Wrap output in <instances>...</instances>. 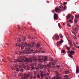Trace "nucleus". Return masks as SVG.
<instances>
[{"label": "nucleus", "instance_id": "c9c22d12", "mask_svg": "<svg viewBox=\"0 0 79 79\" xmlns=\"http://www.w3.org/2000/svg\"><path fill=\"white\" fill-rule=\"evenodd\" d=\"M60 38H63V36H62V35L61 34L60 35Z\"/></svg>", "mask_w": 79, "mask_h": 79}, {"label": "nucleus", "instance_id": "0e129e2a", "mask_svg": "<svg viewBox=\"0 0 79 79\" xmlns=\"http://www.w3.org/2000/svg\"><path fill=\"white\" fill-rule=\"evenodd\" d=\"M20 53H23V52H20Z\"/></svg>", "mask_w": 79, "mask_h": 79}, {"label": "nucleus", "instance_id": "bf43d9fd", "mask_svg": "<svg viewBox=\"0 0 79 79\" xmlns=\"http://www.w3.org/2000/svg\"><path fill=\"white\" fill-rule=\"evenodd\" d=\"M78 37H79V35L77 36Z\"/></svg>", "mask_w": 79, "mask_h": 79}, {"label": "nucleus", "instance_id": "79ce46f5", "mask_svg": "<svg viewBox=\"0 0 79 79\" xmlns=\"http://www.w3.org/2000/svg\"><path fill=\"white\" fill-rule=\"evenodd\" d=\"M62 53H64V50H63L62 51Z\"/></svg>", "mask_w": 79, "mask_h": 79}, {"label": "nucleus", "instance_id": "f8f14e48", "mask_svg": "<svg viewBox=\"0 0 79 79\" xmlns=\"http://www.w3.org/2000/svg\"><path fill=\"white\" fill-rule=\"evenodd\" d=\"M72 29H73L74 31H76L78 30V28L77 27H76L75 29H74V28H73Z\"/></svg>", "mask_w": 79, "mask_h": 79}, {"label": "nucleus", "instance_id": "6ab92c4d", "mask_svg": "<svg viewBox=\"0 0 79 79\" xmlns=\"http://www.w3.org/2000/svg\"><path fill=\"white\" fill-rule=\"evenodd\" d=\"M32 66L31 67V69H32L33 70V69H34V68L33 67V66H34V64H32Z\"/></svg>", "mask_w": 79, "mask_h": 79}, {"label": "nucleus", "instance_id": "4be33fe9", "mask_svg": "<svg viewBox=\"0 0 79 79\" xmlns=\"http://www.w3.org/2000/svg\"><path fill=\"white\" fill-rule=\"evenodd\" d=\"M69 57H70V58H73V56H72V55H71V54H69Z\"/></svg>", "mask_w": 79, "mask_h": 79}, {"label": "nucleus", "instance_id": "09e8293b", "mask_svg": "<svg viewBox=\"0 0 79 79\" xmlns=\"http://www.w3.org/2000/svg\"><path fill=\"white\" fill-rule=\"evenodd\" d=\"M24 39H25V37H23V38H22V40H24Z\"/></svg>", "mask_w": 79, "mask_h": 79}, {"label": "nucleus", "instance_id": "ea45409f", "mask_svg": "<svg viewBox=\"0 0 79 79\" xmlns=\"http://www.w3.org/2000/svg\"><path fill=\"white\" fill-rule=\"evenodd\" d=\"M57 46L58 47H60V45H59V44H58V42L57 43Z\"/></svg>", "mask_w": 79, "mask_h": 79}, {"label": "nucleus", "instance_id": "a19ab883", "mask_svg": "<svg viewBox=\"0 0 79 79\" xmlns=\"http://www.w3.org/2000/svg\"><path fill=\"white\" fill-rule=\"evenodd\" d=\"M20 71H21L22 72H23L24 70L23 69H21Z\"/></svg>", "mask_w": 79, "mask_h": 79}, {"label": "nucleus", "instance_id": "58836bf2", "mask_svg": "<svg viewBox=\"0 0 79 79\" xmlns=\"http://www.w3.org/2000/svg\"><path fill=\"white\" fill-rule=\"evenodd\" d=\"M37 77H38V78H40V75H38L37 76Z\"/></svg>", "mask_w": 79, "mask_h": 79}, {"label": "nucleus", "instance_id": "3c124183", "mask_svg": "<svg viewBox=\"0 0 79 79\" xmlns=\"http://www.w3.org/2000/svg\"><path fill=\"white\" fill-rule=\"evenodd\" d=\"M47 71H48V72H49V73H50V71L48 70V69H47Z\"/></svg>", "mask_w": 79, "mask_h": 79}, {"label": "nucleus", "instance_id": "20e7f679", "mask_svg": "<svg viewBox=\"0 0 79 79\" xmlns=\"http://www.w3.org/2000/svg\"><path fill=\"white\" fill-rule=\"evenodd\" d=\"M63 6H59V8H58L57 7H56L55 9V10L56 13H57V12H58V11H60L61 10H63Z\"/></svg>", "mask_w": 79, "mask_h": 79}, {"label": "nucleus", "instance_id": "9b49d317", "mask_svg": "<svg viewBox=\"0 0 79 79\" xmlns=\"http://www.w3.org/2000/svg\"><path fill=\"white\" fill-rule=\"evenodd\" d=\"M65 48H66L68 50H69H69H71V48L70 47H68L67 46H65Z\"/></svg>", "mask_w": 79, "mask_h": 79}, {"label": "nucleus", "instance_id": "69168bd1", "mask_svg": "<svg viewBox=\"0 0 79 79\" xmlns=\"http://www.w3.org/2000/svg\"><path fill=\"white\" fill-rule=\"evenodd\" d=\"M22 45H23V43L22 42Z\"/></svg>", "mask_w": 79, "mask_h": 79}, {"label": "nucleus", "instance_id": "393cba45", "mask_svg": "<svg viewBox=\"0 0 79 79\" xmlns=\"http://www.w3.org/2000/svg\"><path fill=\"white\" fill-rule=\"evenodd\" d=\"M73 37L74 39H75V40H77V38L76 37L74 36H73Z\"/></svg>", "mask_w": 79, "mask_h": 79}, {"label": "nucleus", "instance_id": "6e6d98bb", "mask_svg": "<svg viewBox=\"0 0 79 79\" xmlns=\"http://www.w3.org/2000/svg\"><path fill=\"white\" fill-rule=\"evenodd\" d=\"M40 50H42V48H40Z\"/></svg>", "mask_w": 79, "mask_h": 79}, {"label": "nucleus", "instance_id": "4468645a", "mask_svg": "<svg viewBox=\"0 0 79 79\" xmlns=\"http://www.w3.org/2000/svg\"><path fill=\"white\" fill-rule=\"evenodd\" d=\"M74 23H77V19H76V18H75L74 19Z\"/></svg>", "mask_w": 79, "mask_h": 79}, {"label": "nucleus", "instance_id": "1a4fd4ad", "mask_svg": "<svg viewBox=\"0 0 79 79\" xmlns=\"http://www.w3.org/2000/svg\"><path fill=\"white\" fill-rule=\"evenodd\" d=\"M41 76L42 77L45 78V77H47V75L45 74H43L42 73L41 74Z\"/></svg>", "mask_w": 79, "mask_h": 79}, {"label": "nucleus", "instance_id": "603ef678", "mask_svg": "<svg viewBox=\"0 0 79 79\" xmlns=\"http://www.w3.org/2000/svg\"><path fill=\"white\" fill-rule=\"evenodd\" d=\"M18 40V41H19V42H21V40Z\"/></svg>", "mask_w": 79, "mask_h": 79}, {"label": "nucleus", "instance_id": "72a5a7b5", "mask_svg": "<svg viewBox=\"0 0 79 79\" xmlns=\"http://www.w3.org/2000/svg\"><path fill=\"white\" fill-rule=\"evenodd\" d=\"M66 9V6H64V10H65V9Z\"/></svg>", "mask_w": 79, "mask_h": 79}, {"label": "nucleus", "instance_id": "2eb2a0df", "mask_svg": "<svg viewBox=\"0 0 79 79\" xmlns=\"http://www.w3.org/2000/svg\"><path fill=\"white\" fill-rule=\"evenodd\" d=\"M63 40H61L60 41H59V44L61 45V44L62 43H63Z\"/></svg>", "mask_w": 79, "mask_h": 79}, {"label": "nucleus", "instance_id": "de8ad7c7", "mask_svg": "<svg viewBox=\"0 0 79 79\" xmlns=\"http://www.w3.org/2000/svg\"><path fill=\"white\" fill-rule=\"evenodd\" d=\"M16 46H18V44H16Z\"/></svg>", "mask_w": 79, "mask_h": 79}, {"label": "nucleus", "instance_id": "8fccbe9b", "mask_svg": "<svg viewBox=\"0 0 79 79\" xmlns=\"http://www.w3.org/2000/svg\"><path fill=\"white\" fill-rule=\"evenodd\" d=\"M31 52H34V50H33L32 49L31 50Z\"/></svg>", "mask_w": 79, "mask_h": 79}, {"label": "nucleus", "instance_id": "4c0bfd02", "mask_svg": "<svg viewBox=\"0 0 79 79\" xmlns=\"http://www.w3.org/2000/svg\"><path fill=\"white\" fill-rule=\"evenodd\" d=\"M19 76H22V73H20V74H19L18 75Z\"/></svg>", "mask_w": 79, "mask_h": 79}, {"label": "nucleus", "instance_id": "e433bc0d", "mask_svg": "<svg viewBox=\"0 0 79 79\" xmlns=\"http://www.w3.org/2000/svg\"><path fill=\"white\" fill-rule=\"evenodd\" d=\"M58 26H59V27H61V25H60V23H59L58 24Z\"/></svg>", "mask_w": 79, "mask_h": 79}, {"label": "nucleus", "instance_id": "f03ea898", "mask_svg": "<svg viewBox=\"0 0 79 79\" xmlns=\"http://www.w3.org/2000/svg\"><path fill=\"white\" fill-rule=\"evenodd\" d=\"M56 64V61L52 63L50 62L49 64L47 65V66L44 65V66L43 65H41L40 64H39L38 66V67L40 68V69H43V68H44L45 70L46 71V68H48L47 67H49V66H51L52 65H54V64Z\"/></svg>", "mask_w": 79, "mask_h": 79}, {"label": "nucleus", "instance_id": "c85d7f7f", "mask_svg": "<svg viewBox=\"0 0 79 79\" xmlns=\"http://www.w3.org/2000/svg\"><path fill=\"white\" fill-rule=\"evenodd\" d=\"M38 52V51H35V52H33V53H37Z\"/></svg>", "mask_w": 79, "mask_h": 79}, {"label": "nucleus", "instance_id": "ddd939ff", "mask_svg": "<svg viewBox=\"0 0 79 79\" xmlns=\"http://www.w3.org/2000/svg\"><path fill=\"white\" fill-rule=\"evenodd\" d=\"M71 16V15H70V14L68 15L67 16V19H69L70 18Z\"/></svg>", "mask_w": 79, "mask_h": 79}, {"label": "nucleus", "instance_id": "864d4df0", "mask_svg": "<svg viewBox=\"0 0 79 79\" xmlns=\"http://www.w3.org/2000/svg\"><path fill=\"white\" fill-rule=\"evenodd\" d=\"M57 67H58V68H59V67H60V65H58V66H57Z\"/></svg>", "mask_w": 79, "mask_h": 79}, {"label": "nucleus", "instance_id": "473e14b6", "mask_svg": "<svg viewBox=\"0 0 79 79\" xmlns=\"http://www.w3.org/2000/svg\"><path fill=\"white\" fill-rule=\"evenodd\" d=\"M67 25L68 27H71V25H70V24L69 23H68Z\"/></svg>", "mask_w": 79, "mask_h": 79}, {"label": "nucleus", "instance_id": "a878e982", "mask_svg": "<svg viewBox=\"0 0 79 79\" xmlns=\"http://www.w3.org/2000/svg\"><path fill=\"white\" fill-rule=\"evenodd\" d=\"M47 61V58H45L44 60V61Z\"/></svg>", "mask_w": 79, "mask_h": 79}, {"label": "nucleus", "instance_id": "b1692460", "mask_svg": "<svg viewBox=\"0 0 79 79\" xmlns=\"http://www.w3.org/2000/svg\"><path fill=\"white\" fill-rule=\"evenodd\" d=\"M73 44H74V46H75V47L77 48V45L76 44H75V42L74 41H73Z\"/></svg>", "mask_w": 79, "mask_h": 79}, {"label": "nucleus", "instance_id": "a211bd4d", "mask_svg": "<svg viewBox=\"0 0 79 79\" xmlns=\"http://www.w3.org/2000/svg\"><path fill=\"white\" fill-rule=\"evenodd\" d=\"M64 73L66 74H69V71H66L64 72Z\"/></svg>", "mask_w": 79, "mask_h": 79}, {"label": "nucleus", "instance_id": "f704fd0d", "mask_svg": "<svg viewBox=\"0 0 79 79\" xmlns=\"http://www.w3.org/2000/svg\"><path fill=\"white\" fill-rule=\"evenodd\" d=\"M21 48H22V49H23L24 48V47L23 46H21Z\"/></svg>", "mask_w": 79, "mask_h": 79}, {"label": "nucleus", "instance_id": "7c9ffc66", "mask_svg": "<svg viewBox=\"0 0 79 79\" xmlns=\"http://www.w3.org/2000/svg\"><path fill=\"white\" fill-rule=\"evenodd\" d=\"M16 71H17V72L19 71V69H18V68L16 69Z\"/></svg>", "mask_w": 79, "mask_h": 79}, {"label": "nucleus", "instance_id": "39448f33", "mask_svg": "<svg viewBox=\"0 0 79 79\" xmlns=\"http://www.w3.org/2000/svg\"><path fill=\"white\" fill-rule=\"evenodd\" d=\"M54 20H58V15L56 14H54Z\"/></svg>", "mask_w": 79, "mask_h": 79}, {"label": "nucleus", "instance_id": "2f4dec72", "mask_svg": "<svg viewBox=\"0 0 79 79\" xmlns=\"http://www.w3.org/2000/svg\"><path fill=\"white\" fill-rule=\"evenodd\" d=\"M46 77H48V76L49 75V73H47V74H46Z\"/></svg>", "mask_w": 79, "mask_h": 79}, {"label": "nucleus", "instance_id": "a18cd8bd", "mask_svg": "<svg viewBox=\"0 0 79 79\" xmlns=\"http://www.w3.org/2000/svg\"><path fill=\"white\" fill-rule=\"evenodd\" d=\"M67 3V2H64V5H65V4H66Z\"/></svg>", "mask_w": 79, "mask_h": 79}, {"label": "nucleus", "instance_id": "7ed1b4c3", "mask_svg": "<svg viewBox=\"0 0 79 79\" xmlns=\"http://www.w3.org/2000/svg\"><path fill=\"white\" fill-rule=\"evenodd\" d=\"M31 45L30 44H27L26 43H25L23 44V45L25 46V47H26V46H28V47H31V48H33L34 47V42H32L31 43Z\"/></svg>", "mask_w": 79, "mask_h": 79}, {"label": "nucleus", "instance_id": "0eeeda50", "mask_svg": "<svg viewBox=\"0 0 79 79\" xmlns=\"http://www.w3.org/2000/svg\"><path fill=\"white\" fill-rule=\"evenodd\" d=\"M59 75V74H57L56 75V76L54 77H52V79H61V77H58V76Z\"/></svg>", "mask_w": 79, "mask_h": 79}, {"label": "nucleus", "instance_id": "4d7b16f0", "mask_svg": "<svg viewBox=\"0 0 79 79\" xmlns=\"http://www.w3.org/2000/svg\"><path fill=\"white\" fill-rule=\"evenodd\" d=\"M35 71L34 72V74H35Z\"/></svg>", "mask_w": 79, "mask_h": 79}, {"label": "nucleus", "instance_id": "6e6552de", "mask_svg": "<svg viewBox=\"0 0 79 79\" xmlns=\"http://www.w3.org/2000/svg\"><path fill=\"white\" fill-rule=\"evenodd\" d=\"M67 53H70L71 55H74V53H75V52L74 51H73L72 50L71 51H68Z\"/></svg>", "mask_w": 79, "mask_h": 79}, {"label": "nucleus", "instance_id": "f257e3e1", "mask_svg": "<svg viewBox=\"0 0 79 79\" xmlns=\"http://www.w3.org/2000/svg\"><path fill=\"white\" fill-rule=\"evenodd\" d=\"M33 60L34 61H36L37 60V58L35 57L34 55L32 56L31 58H30V60H29L28 58H26L25 60H24L23 59V57H20L16 61L15 60L14 62H19L20 63L22 64L23 63L24 61V62L27 63V62H32V60Z\"/></svg>", "mask_w": 79, "mask_h": 79}, {"label": "nucleus", "instance_id": "c756f323", "mask_svg": "<svg viewBox=\"0 0 79 79\" xmlns=\"http://www.w3.org/2000/svg\"><path fill=\"white\" fill-rule=\"evenodd\" d=\"M76 17L77 18H79V15H77L76 16Z\"/></svg>", "mask_w": 79, "mask_h": 79}, {"label": "nucleus", "instance_id": "13d9d810", "mask_svg": "<svg viewBox=\"0 0 79 79\" xmlns=\"http://www.w3.org/2000/svg\"><path fill=\"white\" fill-rule=\"evenodd\" d=\"M77 48H79V46L77 47Z\"/></svg>", "mask_w": 79, "mask_h": 79}, {"label": "nucleus", "instance_id": "49530a36", "mask_svg": "<svg viewBox=\"0 0 79 79\" xmlns=\"http://www.w3.org/2000/svg\"><path fill=\"white\" fill-rule=\"evenodd\" d=\"M34 77L35 79H36L37 78V77Z\"/></svg>", "mask_w": 79, "mask_h": 79}, {"label": "nucleus", "instance_id": "412c9836", "mask_svg": "<svg viewBox=\"0 0 79 79\" xmlns=\"http://www.w3.org/2000/svg\"><path fill=\"white\" fill-rule=\"evenodd\" d=\"M69 23H73V21L72 20H69Z\"/></svg>", "mask_w": 79, "mask_h": 79}, {"label": "nucleus", "instance_id": "680f3d73", "mask_svg": "<svg viewBox=\"0 0 79 79\" xmlns=\"http://www.w3.org/2000/svg\"><path fill=\"white\" fill-rule=\"evenodd\" d=\"M15 68H16L17 67H16V65H15Z\"/></svg>", "mask_w": 79, "mask_h": 79}, {"label": "nucleus", "instance_id": "f3484780", "mask_svg": "<svg viewBox=\"0 0 79 79\" xmlns=\"http://www.w3.org/2000/svg\"><path fill=\"white\" fill-rule=\"evenodd\" d=\"M69 44H70V47H73V44H72V42H70Z\"/></svg>", "mask_w": 79, "mask_h": 79}, {"label": "nucleus", "instance_id": "9d476101", "mask_svg": "<svg viewBox=\"0 0 79 79\" xmlns=\"http://www.w3.org/2000/svg\"><path fill=\"white\" fill-rule=\"evenodd\" d=\"M76 68V73L77 74H78L79 73V68H78V67H77Z\"/></svg>", "mask_w": 79, "mask_h": 79}, {"label": "nucleus", "instance_id": "37998d69", "mask_svg": "<svg viewBox=\"0 0 79 79\" xmlns=\"http://www.w3.org/2000/svg\"><path fill=\"white\" fill-rule=\"evenodd\" d=\"M72 19L73 20L74 19V16H72Z\"/></svg>", "mask_w": 79, "mask_h": 79}, {"label": "nucleus", "instance_id": "774afa93", "mask_svg": "<svg viewBox=\"0 0 79 79\" xmlns=\"http://www.w3.org/2000/svg\"><path fill=\"white\" fill-rule=\"evenodd\" d=\"M78 77H79V75H78Z\"/></svg>", "mask_w": 79, "mask_h": 79}, {"label": "nucleus", "instance_id": "dca6fc26", "mask_svg": "<svg viewBox=\"0 0 79 79\" xmlns=\"http://www.w3.org/2000/svg\"><path fill=\"white\" fill-rule=\"evenodd\" d=\"M60 38V37H59V36L58 35L56 36V40H58Z\"/></svg>", "mask_w": 79, "mask_h": 79}, {"label": "nucleus", "instance_id": "5fc2aeb1", "mask_svg": "<svg viewBox=\"0 0 79 79\" xmlns=\"http://www.w3.org/2000/svg\"><path fill=\"white\" fill-rule=\"evenodd\" d=\"M51 61H52V62H53L54 61V60H51Z\"/></svg>", "mask_w": 79, "mask_h": 79}, {"label": "nucleus", "instance_id": "052dcab7", "mask_svg": "<svg viewBox=\"0 0 79 79\" xmlns=\"http://www.w3.org/2000/svg\"><path fill=\"white\" fill-rule=\"evenodd\" d=\"M46 79H48V77L46 78Z\"/></svg>", "mask_w": 79, "mask_h": 79}, {"label": "nucleus", "instance_id": "c03bdc74", "mask_svg": "<svg viewBox=\"0 0 79 79\" xmlns=\"http://www.w3.org/2000/svg\"><path fill=\"white\" fill-rule=\"evenodd\" d=\"M41 53H45V51H43L41 52Z\"/></svg>", "mask_w": 79, "mask_h": 79}, {"label": "nucleus", "instance_id": "423d86ee", "mask_svg": "<svg viewBox=\"0 0 79 79\" xmlns=\"http://www.w3.org/2000/svg\"><path fill=\"white\" fill-rule=\"evenodd\" d=\"M43 58H46V57L45 56H39L38 59V61H40V60H43V59H42Z\"/></svg>", "mask_w": 79, "mask_h": 79}, {"label": "nucleus", "instance_id": "5701e85b", "mask_svg": "<svg viewBox=\"0 0 79 79\" xmlns=\"http://www.w3.org/2000/svg\"><path fill=\"white\" fill-rule=\"evenodd\" d=\"M22 64V66H23L24 68V69H26V66L24 65H23L24 64Z\"/></svg>", "mask_w": 79, "mask_h": 79}, {"label": "nucleus", "instance_id": "aec40b11", "mask_svg": "<svg viewBox=\"0 0 79 79\" xmlns=\"http://www.w3.org/2000/svg\"><path fill=\"white\" fill-rule=\"evenodd\" d=\"M37 48H39L40 47V45L39 44H37V45L36 46Z\"/></svg>", "mask_w": 79, "mask_h": 79}, {"label": "nucleus", "instance_id": "338daca9", "mask_svg": "<svg viewBox=\"0 0 79 79\" xmlns=\"http://www.w3.org/2000/svg\"><path fill=\"white\" fill-rule=\"evenodd\" d=\"M19 26V25H17V26Z\"/></svg>", "mask_w": 79, "mask_h": 79}, {"label": "nucleus", "instance_id": "bb28decb", "mask_svg": "<svg viewBox=\"0 0 79 79\" xmlns=\"http://www.w3.org/2000/svg\"><path fill=\"white\" fill-rule=\"evenodd\" d=\"M72 32L73 34L75 35H76V34L75 32H73V31H72Z\"/></svg>", "mask_w": 79, "mask_h": 79}, {"label": "nucleus", "instance_id": "e2e57ef3", "mask_svg": "<svg viewBox=\"0 0 79 79\" xmlns=\"http://www.w3.org/2000/svg\"><path fill=\"white\" fill-rule=\"evenodd\" d=\"M76 44H78V43H76Z\"/></svg>", "mask_w": 79, "mask_h": 79}, {"label": "nucleus", "instance_id": "cd10ccee", "mask_svg": "<svg viewBox=\"0 0 79 79\" xmlns=\"http://www.w3.org/2000/svg\"><path fill=\"white\" fill-rule=\"evenodd\" d=\"M64 77H66V78H68V77H69V76L68 75H65L64 76Z\"/></svg>", "mask_w": 79, "mask_h": 79}]
</instances>
